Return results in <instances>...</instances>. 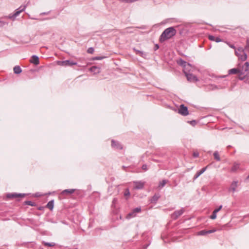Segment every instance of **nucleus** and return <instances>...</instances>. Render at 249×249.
Wrapping results in <instances>:
<instances>
[{
  "mask_svg": "<svg viewBox=\"0 0 249 249\" xmlns=\"http://www.w3.org/2000/svg\"><path fill=\"white\" fill-rule=\"evenodd\" d=\"M176 33L177 31L174 27H171L168 28L166 29L160 35V40L161 42H163L175 36Z\"/></svg>",
  "mask_w": 249,
  "mask_h": 249,
  "instance_id": "nucleus-1",
  "label": "nucleus"
},
{
  "mask_svg": "<svg viewBox=\"0 0 249 249\" xmlns=\"http://www.w3.org/2000/svg\"><path fill=\"white\" fill-rule=\"evenodd\" d=\"M239 67L240 69L239 79L243 80L245 76L248 75L249 73V63L246 62L242 67L239 66Z\"/></svg>",
  "mask_w": 249,
  "mask_h": 249,
  "instance_id": "nucleus-2",
  "label": "nucleus"
},
{
  "mask_svg": "<svg viewBox=\"0 0 249 249\" xmlns=\"http://www.w3.org/2000/svg\"><path fill=\"white\" fill-rule=\"evenodd\" d=\"M28 3L25 5L20 6L17 9L15 12L13 14H10L8 16V18L11 19L12 20H14L17 17H18L21 12L25 11Z\"/></svg>",
  "mask_w": 249,
  "mask_h": 249,
  "instance_id": "nucleus-3",
  "label": "nucleus"
},
{
  "mask_svg": "<svg viewBox=\"0 0 249 249\" xmlns=\"http://www.w3.org/2000/svg\"><path fill=\"white\" fill-rule=\"evenodd\" d=\"M235 54L238 57L239 59L241 61H245L247 58V55L242 47H239L237 50H235Z\"/></svg>",
  "mask_w": 249,
  "mask_h": 249,
  "instance_id": "nucleus-4",
  "label": "nucleus"
},
{
  "mask_svg": "<svg viewBox=\"0 0 249 249\" xmlns=\"http://www.w3.org/2000/svg\"><path fill=\"white\" fill-rule=\"evenodd\" d=\"M57 64L61 66H72L73 65H76L77 62L71 61L70 60H67L65 61H58Z\"/></svg>",
  "mask_w": 249,
  "mask_h": 249,
  "instance_id": "nucleus-5",
  "label": "nucleus"
},
{
  "mask_svg": "<svg viewBox=\"0 0 249 249\" xmlns=\"http://www.w3.org/2000/svg\"><path fill=\"white\" fill-rule=\"evenodd\" d=\"M183 71L188 81L190 82H196L198 81V79L196 76L192 73L187 72L185 70H184Z\"/></svg>",
  "mask_w": 249,
  "mask_h": 249,
  "instance_id": "nucleus-6",
  "label": "nucleus"
},
{
  "mask_svg": "<svg viewBox=\"0 0 249 249\" xmlns=\"http://www.w3.org/2000/svg\"><path fill=\"white\" fill-rule=\"evenodd\" d=\"M178 113L182 116H187L189 114L188 108L184 105L182 104L180 106L178 109Z\"/></svg>",
  "mask_w": 249,
  "mask_h": 249,
  "instance_id": "nucleus-7",
  "label": "nucleus"
},
{
  "mask_svg": "<svg viewBox=\"0 0 249 249\" xmlns=\"http://www.w3.org/2000/svg\"><path fill=\"white\" fill-rule=\"evenodd\" d=\"M238 186V182L237 181H233L229 188V191L233 193H234L237 190Z\"/></svg>",
  "mask_w": 249,
  "mask_h": 249,
  "instance_id": "nucleus-8",
  "label": "nucleus"
},
{
  "mask_svg": "<svg viewBox=\"0 0 249 249\" xmlns=\"http://www.w3.org/2000/svg\"><path fill=\"white\" fill-rule=\"evenodd\" d=\"M25 196L24 194H18V193H10L6 195L7 198H18V197H24Z\"/></svg>",
  "mask_w": 249,
  "mask_h": 249,
  "instance_id": "nucleus-9",
  "label": "nucleus"
},
{
  "mask_svg": "<svg viewBox=\"0 0 249 249\" xmlns=\"http://www.w3.org/2000/svg\"><path fill=\"white\" fill-rule=\"evenodd\" d=\"M134 188L135 189H141L144 185V182L142 181L134 182Z\"/></svg>",
  "mask_w": 249,
  "mask_h": 249,
  "instance_id": "nucleus-10",
  "label": "nucleus"
},
{
  "mask_svg": "<svg viewBox=\"0 0 249 249\" xmlns=\"http://www.w3.org/2000/svg\"><path fill=\"white\" fill-rule=\"evenodd\" d=\"M30 62L36 65H37L39 64V58L37 56L34 55L32 56Z\"/></svg>",
  "mask_w": 249,
  "mask_h": 249,
  "instance_id": "nucleus-11",
  "label": "nucleus"
},
{
  "mask_svg": "<svg viewBox=\"0 0 249 249\" xmlns=\"http://www.w3.org/2000/svg\"><path fill=\"white\" fill-rule=\"evenodd\" d=\"M111 146L112 147L116 149H122V146L121 144L114 140H112L111 141Z\"/></svg>",
  "mask_w": 249,
  "mask_h": 249,
  "instance_id": "nucleus-12",
  "label": "nucleus"
},
{
  "mask_svg": "<svg viewBox=\"0 0 249 249\" xmlns=\"http://www.w3.org/2000/svg\"><path fill=\"white\" fill-rule=\"evenodd\" d=\"M141 211V208H137L133 210V212L131 213H129L126 216L127 218H129L131 217H134L135 216V213H139Z\"/></svg>",
  "mask_w": 249,
  "mask_h": 249,
  "instance_id": "nucleus-13",
  "label": "nucleus"
},
{
  "mask_svg": "<svg viewBox=\"0 0 249 249\" xmlns=\"http://www.w3.org/2000/svg\"><path fill=\"white\" fill-rule=\"evenodd\" d=\"M215 231V230H209V231H206V230H202L197 232V235H204L208 233H212L214 232Z\"/></svg>",
  "mask_w": 249,
  "mask_h": 249,
  "instance_id": "nucleus-14",
  "label": "nucleus"
},
{
  "mask_svg": "<svg viewBox=\"0 0 249 249\" xmlns=\"http://www.w3.org/2000/svg\"><path fill=\"white\" fill-rule=\"evenodd\" d=\"M228 73L229 74H235L237 73H239V75H240V69L239 68H233L230 69L229 70Z\"/></svg>",
  "mask_w": 249,
  "mask_h": 249,
  "instance_id": "nucleus-15",
  "label": "nucleus"
},
{
  "mask_svg": "<svg viewBox=\"0 0 249 249\" xmlns=\"http://www.w3.org/2000/svg\"><path fill=\"white\" fill-rule=\"evenodd\" d=\"M178 64L180 66H181L184 68L186 67L187 65L190 66V64L187 63L186 61L183 60L182 59H179L178 61Z\"/></svg>",
  "mask_w": 249,
  "mask_h": 249,
  "instance_id": "nucleus-16",
  "label": "nucleus"
},
{
  "mask_svg": "<svg viewBox=\"0 0 249 249\" xmlns=\"http://www.w3.org/2000/svg\"><path fill=\"white\" fill-rule=\"evenodd\" d=\"M74 189H66L62 191V195H70L74 193Z\"/></svg>",
  "mask_w": 249,
  "mask_h": 249,
  "instance_id": "nucleus-17",
  "label": "nucleus"
},
{
  "mask_svg": "<svg viewBox=\"0 0 249 249\" xmlns=\"http://www.w3.org/2000/svg\"><path fill=\"white\" fill-rule=\"evenodd\" d=\"M14 72L15 74H19L21 72L22 70L19 66H16L13 69Z\"/></svg>",
  "mask_w": 249,
  "mask_h": 249,
  "instance_id": "nucleus-18",
  "label": "nucleus"
},
{
  "mask_svg": "<svg viewBox=\"0 0 249 249\" xmlns=\"http://www.w3.org/2000/svg\"><path fill=\"white\" fill-rule=\"evenodd\" d=\"M183 211L182 210H180L179 211H176L173 214V216L175 218H177L178 216H180L182 214Z\"/></svg>",
  "mask_w": 249,
  "mask_h": 249,
  "instance_id": "nucleus-19",
  "label": "nucleus"
},
{
  "mask_svg": "<svg viewBox=\"0 0 249 249\" xmlns=\"http://www.w3.org/2000/svg\"><path fill=\"white\" fill-rule=\"evenodd\" d=\"M206 168H207L206 167H204V168H202L201 170H200L199 171L197 172L195 176V178H197L200 175H201L202 174H203L205 171Z\"/></svg>",
  "mask_w": 249,
  "mask_h": 249,
  "instance_id": "nucleus-20",
  "label": "nucleus"
},
{
  "mask_svg": "<svg viewBox=\"0 0 249 249\" xmlns=\"http://www.w3.org/2000/svg\"><path fill=\"white\" fill-rule=\"evenodd\" d=\"M53 200H51L47 203L46 207L50 210H52L53 208Z\"/></svg>",
  "mask_w": 249,
  "mask_h": 249,
  "instance_id": "nucleus-21",
  "label": "nucleus"
},
{
  "mask_svg": "<svg viewBox=\"0 0 249 249\" xmlns=\"http://www.w3.org/2000/svg\"><path fill=\"white\" fill-rule=\"evenodd\" d=\"M43 244L47 247H54L55 246L54 243H46V242H43Z\"/></svg>",
  "mask_w": 249,
  "mask_h": 249,
  "instance_id": "nucleus-22",
  "label": "nucleus"
},
{
  "mask_svg": "<svg viewBox=\"0 0 249 249\" xmlns=\"http://www.w3.org/2000/svg\"><path fill=\"white\" fill-rule=\"evenodd\" d=\"M94 51V50L93 48H92V47L89 48L87 50V52L89 53H90V54H92L93 53Z\"/></svg>",
  "mask_w": 249,
  "mask_h": 249,
  "instance_id": "nucleus-23",
  "label": "nucleus"
},
{
  "mask_svg": "<svg viewBox=\"0 0 249 249\" xmlns=\"http://www.w3.org/2000/svg\"><path fill=\"white\" fill-rule=\"evenodd\" d=\"M245 49L249 51V38H247L246 42V45L245 46Z\"/></svg>",
  "mask_w": 249,
  "mask_h": 249,
  "instance_id": "nucleus-24",
  "label": "nucleus"
},
{
  "mask_svg": "<svg viewBox=\"0 0 249 249\" xmlns=\"http://www.w3.org/2000/svg\"><path fill=\"white\" fill-rule=\"evenodd\" d=\"M139 55L145 58L147 54L145 52L141 51L139 53Z\"/></svg>",
  "mask_w": 249,
  "mask_h": 249,
  "instance_id": "nucleus-25",
  "label": "nucleus"
},
{
  "mask_svg": "<svg viewBox=\"0 0 249 249\" xmlns=\"http://www.w3.org/2000/svg\"><path fill=\"white\" fill-rule=\"evenodd\" d=\"M124 195L125 196H129L130 195V192L128 189L125 190Z\"/></svg>",
  "mask_w": 249,
  "mask_h": 249,
  "instance_id": "nucleus-26",
  "label": "nucleus"
},
{
  "mask_svg": "<svg viewBox=\"0 0 249 249\" xmlns=\"http://www.w3.org/2000/svg\"><path fill=\"white\" fill-rule=\"evenodd\" d=\"M215 37L212 36V35H209L208 36V38L211 40V41H214L215 40Z\"/></svg>",
  "mask_w": 249,
  "mask_h": 249,
  "instance_id": "nucleus-27",
  "label": "nucleus"
},
{
  "mask_svg": "<svg viewBox=\"0 0 249 249\" xmlns=\"http://www.w3.org/2000/svg\"><path fill=\"white\" fill-rule=\"evenodd\" d=\"M166 183V181L165 180H163L160 183L159 187H162Z\"/></svg>",
  "mask_w": 249,
  "mask_h": 249,
  "instance_id": "nucleus-28",
  "label": "nucleus"
},
{
  "mask_svg": "<svg viewBox=\"0 0 249 249\" xmlns=\"http://www.w3.org/2000/svg\"><path fill=\"white\" fill-rule=\"evenodd\" d=\"M216 218V213L213 212L212 215L211 216V218L212 219H214Z\"/></svg>",
  "mask_w": 249,
  "mask_h": 249,
  "instance_id": "nucleus-29",
  "label": "nucleus"
},
{
  "mask_svg": "<svg viewBox=\"0 0 249 249\" xmlns=\"http://www.w3.org/2000/svg\"><path fill=\"white\" fill-rule=\"evenodd\" d=\"M25 203L27 205H30V206L34 205V203L30 201H26V202H25Z\"/></svg>",
  "mask_w": 249,
  "mask_h": 249,
  "instance_id": "nucleus-30",
  "label": "nucleus"
},
{
  "mask_svg": "<svg viewBox=\"0 0 249 249\" xmlns=\"http://www.w3.org/2000/svg\"><path fill=\"white\" fill-rule=\"evenodd\" d=\"M7 23L5 22H4L3 21L0 20V27H3L4 25H5Z\"/></svg>",
  "mask_w": 249,
  "mask_h": 249,
  "instance_id": "nucleus-31",
  "label": "nucleus"
},
{
  "mask_svg": "<svg viewBox=\"0 0 249 249\" xmlns=\"http://www.w3.org/2000/svg\"><path fill=\"white\" fill-rule=\"evenodd\" d=\"M222 207V205L220 206L218 208L215 209L213 212H215V213H217L218 212H219L221 209Z\"/></svg>",
  "mask_w": 249,
  "mask_h": 249,
  "instance_id": "nucleus-32",
  "label": "nucleus"
},
{
  "mask_svg": "<svg viewBox=\"0 0 249 249\" xmlns=\"http://www.w3.org/2000/svg\"><path fill=\"white\" fill-rule=\"evenodd\" d=\"M214 41H215L216 42H220L222 41V39L218 37H216L215 38Z\"/></svg>",
  "mask_w": 249,
  "mask_h": 249,
  "instance_id": "nucleus-33",
  "label": "nucleus"
},
{
  "mask_svg": "<svg viewBox=\"0 0 249 249\" xmlns=\"http://www.w3.org/2000/svg\"><path fill=\"white\" fill-rule=\"evenodd\" d=\"M238 168V164H237V165H234V166L233 167V168H232V170L234 171H235V170H236V169H237V168Z\"/></svg>",
  "mask_w": 249,
  "mask_h": 249,
  "instance_id": "nucleus-34",
  "label": "nucleus"
},
{
  "mask_svg": "<svg viewBox=\"0 0 249 249\" xmlns=\"http://www.w3.org/2000/svg\"><path fill=\"white\" fill-rule=\"evenodd\" d=\"M133 50H134V51H135L136 53L138 55H139V53L141 52V51L138 50L136 49L135 48H133Z\"/></svg>",
  "mask_w": 249,
  "mask_h": 249,
  "instance_id": "nucleus-35",
  "label": "nucleus"
},
{
  "mask_svg": "<svg viewBox=\"0 0 249 249\" xmlns=\"http://www.w3.org/2000/svg\"><path fill=\"white\" fill-rule=\"evenodd\" d=\"M199 153H198V152L197 151H196L194 152L193 156H199Z\"/></svg>",
  "mask_w": 249,
  "mask_h": 249,
  "instance_id": "nucleus-36",
  "label": "nucleus"
},
{
  "mask_svg": "<svg viewBox=\"0 0 249 249\" xmlns=\"http://www.w3.org/2000/svg\"><path fill=\"white\" fill-rule=\"evenodd\" d=\"M159 198V196H154L152 198V200H157Z\"/></svg>",
  "mask_w": 249,
  "mask_h": 249,
  "instance_id": "nucleus-37",
  "label": "nucleus"
},
{
  "mask_svg": "<svg viewBox=\"0 0 249 249\" xmlns=\"http://www.w3.org/2000/svg\"><path fill=\"white\" fill-rule=\"evenodd\" d=\"M97 69V67H96V66H93L91 68H90V70L91 71H94V70H95L96 69Z\"/></svg>",
  "mask_w": 249,
  "mask_h": 249,
  "instance_id": "nucleus-38",
  "label": "nucleus"
},
{
  "mask_svg": "<svg viewBox=\"0 0 249 249\" xmlns=\"http://www.w3.org/2000/svg\"><path fill=\"white\" fill-rule=\"evenodd\" d=\"M142 169L144 170V171H146L147 170V166L146 165H143L142 166Z\"/></svg>",
  "mask_w": 249,
  "mask_h": 249,
  "instance_id": "nucleus-39",
  "label": "nucleus"
},
{
  "mask_svg": "<svg viewBox=\"0 0 249 249\" xmlns=\"http://www.w3.org/2000/svg\"><path fill=\"white\" fill-rule=\"evenodd\" d=\"M229 45L231 48L234 49L235 51L237 50V49H235V47L233 45L229 44Z\"/></svg>",
  "mask_w": 249,
  "mask_h": 249,
  "instance_id": "nucleus-40",
  "label": "nucleus"
},
{
  "mask_svg": "<svg viewBox=\"0 0 249 249\" xmlns=\"http://www.w3.org/2000/svg\"><path fill=\"white\" fill-rule=\"evenodd\" d=\"M159 45L158 44H156L154 47V50H157L159 49Z\"/></svg>",
  "mask_w": 249,
  "mask_h": 249,
  "instance_id": "nucleus-41",
  "label": "nucleus"
},
{
  "mask_svg": "<svg viewBox=\"0 0 249 249\" xmlns=\"http://www.w3.org/2000/svg\"><path fill=\"white\" fill-rule=\"evenodd\" d=\"M218 155H219V154L217 151H215L213 154V156H218Z\"/></svg>",
  "mask_w": 249,
  "mask_h": 249,
  "instance_id": "nucleus-42",
  "label": "nucleus"
},
{
  "mask_svg": "<svg viewBox=\"0 0 249 249\" xmlns=\"http://www.w3.org/2000/svg\"><path fill=\"white\" fill-rule=\"evenodd\" d=\"M190 124H196V121H192L190 122Z\"/></svg>",
  "mask_w": 249,
  "mask_h": 249,
  "instance_id": "nucleus-43",
  "label": "nucleus"
},
{
  "mask_svg": "<svg viewBox=\"0 0 249 249\" xmlns=\"http://www.w3.org/2000/svg\"><path fill=\"white\" fill-rule=\"evenodd\" d=\"M102 58H103V57H97L96 58V60H101Z\"/></svg>",
  "mask_w": 249,
  "mask_h": 249,
  "instance_id": "nucleus-44",
  "label": "nucleus"
},
{
  "mask_svg": "<svg viewBox=\"0 0 249 249\" xmlns=\"http://www.w3.org/2000/svg\"><path fill=\"white\" fill-rule=\"evenodd\" d=\"M215 159L217 160H220V157L218 156L215 157Z\"/></svg>",
  "mask_w": 249,
  "mask_h": 249,
  "instance_id": "nucleus-45",
  "label": "nucleus"
},
{
  "mask_svg": "<svg viewBox=\"0 0 249 249\" xmlns=\"http://www.w3.org/2000/svg\"><path fill=\"white\" fill-rule=\"evenodd\" d=\"M247 179H249V175H248V176L247 177Z\"/></svg>",
  "mask_w": 249,
  "mask_h": 249,
  "instance_id": "nucleus-46",
  "label": "nucleus"
}]
</instances>
